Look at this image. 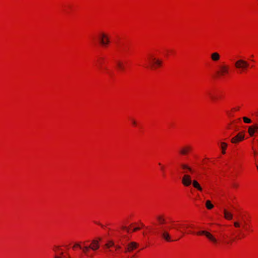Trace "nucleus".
I'll return each mask as SVG.
<instances>
[{
    "label": "nucleus",
    "instance_id": "1",
    "mask_svg": "<svg viewBox=\"0 0 258 258\" xmlns=\"http://www.w3.org/2000/svg\"><path fill=\"white\" fill-rule=\"evenodd\" d=\"M149 64L152 70H156L161 67L163 61L154 57L152 54L149 55Z\"/></svg>",
    "mask_w": 258,
    "mask_h": 258
},
{
    "label": "nucleus",
    "instance_id": "2",
    "mask_svg": "<svg viewBox=\"0 0 258 258\" xmlns=\"http://www.w3.org/2000/svg\"><path fill=\"white\" fill-rule=\"evenodd\" d=\"M234 66L237 69L239 70L240 72H242L248 68L249 63L247 61L240 59L235 62Z\"/></svg>",
    "mask_w": 258,
    "mask_h": 258
},
{
    "label": "nucleus",
    "instance_id": "3",
    "mask_svg": "<svg viewBox=\"0 0 258 258\" xmlns=\"http://www.w3.org/2000/svg\"><path fill=\"white\" fill-rule=\"evenodd\" d=\"M229 73V67L225 64H222L219 66V70L217 74L220 77H222L228 74Z\"/></svg>",
    "mask_w": 258,
    "mask_h": 258
},
{
    "label": "nucleus",
    "instance_id": "4",
    "mask_svg": "<svg viewBox=\"0 0 258 258\" xmlns=\"http://www.w3.org/2000/svg\"><path fill=\"white\" fill-rule=\"evenodd\" d=\"M197 234L204 235L209 240H210L213 243L216 244L217 243V239L212 234L207 231H200L197 233Z\"/></svg>",
    "mask_w": 258,
    "mask_h": 258
},
{
    "label": "nucleus",
    "instance_id": "5",
    "mask_svg": "<svg viewBox=\"0 0 258 258\" xmlns=\"http://www.w3.org/2000/svg\"><path fill=\"white\" fill-rule=\"evenodd\" d=\"M160 234L162 237L164 239L167 241H171L172 240L171 238V236L169 232L162 227L161 228V230L160 231Z\"/></svg>",
    "mask_w": 258,
    "mask_h": 258
},
{
    "label": "nucleus",
    "instance_id": "6",
    "mask_svg": "<svg viewBox=\"0 0 258 258\" xmlns=\"http://www.w3.org/2000/svg\"><path fill=\"white\" fill-rule=\"evenodd\" d=\"M182 183L185 186H189L192 183L191 177L188 174H185L182 177Z\"/></svg>",
    "mask_w": 258,
    "mask_h": 258
},
{
    "label": "nucleus",
    "instance_id": "7",
    "mask_svg": "<svg viewBox=\"0 0 258 258\" xmlns=\"http://www.w3.org/2000/svg\"><path fill=\"white\" fill-rule=\"evenodd\" d=\"M138 246V243L135 242H132L127 244L125 252H131L136 249Z\"/></svg>",
    "mask_w": 258,
    "mask_h": 258
},
{
    "label": "nucleus",
    "instance_id": "8",
    "mask_svg": "<svg viewBox=\"0 0 258 258\" xmlns=\"http://www.w3.org/2000/svg\"><path fill=\"white\" fill-rule=\"evenodd\" d=\"M244 136L241 134H238L236 136L232 138L231 140V142L232 143H236L243 140Z\"/></svg>",
    "mask_w": 258,
    "mask_h": 258
},
{
    "label": "nucleus",
    "instance_id": "9",
    "mask_svg": "<svg viewBox=\"0 0 258 258\" xmlns=\"http://www.w3.org/2000/svg\"><path fill=\"white\" fill-rule=\"evenodd\" d=\"M89 246L91 249L96 250L99 247V241L97 240H93Z\"/></svg>",
    "mask_w": 258,
    "mask_h": 258
},
{
    "label": "nucleus",
    "instance_id": "10",
    "mask_svg": "<svg viewBox=\"0 0 258 258\" xmlns=\"http://www.w3.org/2000/svg\"><path fill=\"white\" fill-rule=\"evenodd\" d=\"M223 213L224 215V218L228 220H230L233 218V215L230 212L227 211L226 209H224Z\"/></svg>",
    "mask_w": 258,
    "mask_h": 258
},
{
    "label": "nucleus",
    "instance_id": "11",
    "mask_svg": "<svg viewBox=\"0 0 258 258\" xmlns=\"http://www.w3.org/2000/svg\"><path fill=\"white\" fill-rule=\"evenodd\" d=\"M220 55L218 52H214L211 54V59L214 61H218L220 59Z\"/></svg>",
    "mask_w": 258,
    "mask_h": 258
},
{
    "label": "nucleus",
    "instance_id": "12",
    "mask_svg": "<svg viewBox=\"0 0 258 258\" xmlns=\"http://www.w3.org/2000/svg\"><path fill=\"white\" fill-rule=\"evenodd\" d=\"M116 66L117 69L119 71H123L124 69V66L123 63L120 60H117L116 62Z\"/></svg>",
    "mask_w": 258,
    "mask_h": 258
},
{
    "label": "nucleus",
    "instance_id": "13",
    "mask_svg": "<svg viewBox=\"0 0 258 258\" xmlns=\"http://www.w3.org/2000/svg\"><path fill=\"white\" fill-rule=\"evenodd\" d=\"M193 186L197 188L199 191H202L203 189L202 187L201 186L200 184L199 183V182L196 180H194L192 181Z\"/></svg>",
    "mask_w": 258,
    "mask_h": 258
},
{
    "label": "nucleus",
    "instance_id": "14",
    "mask_svg": "<svg viewBox=\"0 0 258 258\" xmlns=\"http://www.w3.org/2000/svg\"><path fill=\"white\" fill-rule=\"evenodd\" d=\"M190 147H186L185 148H182L180 152L182 155H186L188 151L190 150Z\"/></svg>",
    "mask_w": 258,
    "mask_h": 258
},
{
    "label": "nucleus",
    "instance_id": "15",
    "mask_svg": "<svg viewBox=\"0 0 258 258\" xmlns=\"http://www.w3.org/2000/svg\"><path fill=\"white\" fill-rule=\"evenodd\" d=\"M248 132L250 136H253L254 135L255 133V131L252 125L249 126Z\"/></svg>",
    "mask_w": 258,
    "mask_h": 258
},
{
    "label": "nucleus",
    "instance_id": "16",
    "mask_svg": "<svg viewBox=\"0 0 258 258\" xmlns=\"http://www.w3.org/2000/svg\"><path fill=\"white\" fill-rule=\"evenodd\" d=\"M206 207L208 209H211L213 208L214 206L211 204L210 201L207 200L206 202Z\"/></svg>",
    "mask_w": 258,
    "mask_h": 258
},
{
    "label": "nucleus",
    "instance_id": "17",
    "mask_svg": "<svg viewBox=\"0 0 258 258\" xmlns=\"http://www.w3.org/2000/svg\"><path fill=\"white\" fill-rule=\"evenodd\" d=\"M81 249H82L83 252L85 254H87L89 249H90V247L89 245H85L84 246L82 247V248Z\"/></svg>",
    "mask_w": 258,
    "mask_h": 258
},
{
    "label": "nucleus",
    "instance_id": "18",
    "mask_svg": "<svg viewBox=\"0 0 258 258\" xmlns=\"http://www.w3.org/2000/svg\"><path fill=\"white\" fill-rule=\"evenodd\" d=\"M227 146V145L226 143H224V142H222L221 143V149H222V154H225V149L226 148Z\"/></svg>",
    "mask_w": 258,
    "mask_h": 258
},
{
    "label": "nucleus",
    "instance_id": "19",
    "mask_svg": "<svg viewBox=\"0 0 258 258\" xmlns=\"http://www.w3.org/2000/svg\"><path fill=\"white\" fill-rule=\"evenodd\" d=\"M109 42V38L106 35V38L104 39L103 41L101 40V45H107Z\"/></svg>",
    "mask_w": 258,
    "mask_h": 258
},
{
    "label": "nucleus",
    "instance_id": "20",
    "mask_svg": "<svg viewBox=\"0 0 258 258\" xmlns=\"http://www.w3.org/2000/svg\"><path fill=\"white\" fill-rule=\"evenodd\" d=\"M114 246V243L113 241H108V242L106 244H105V246L106 248H109L110 247Z\"/></svg>",
    "mask_w": 258,
    "mask_h": 258
},
{
    "label": "nucleus",
    "instance_id": "21",
    "mask_svg": "<svg viewBox=\"0 0 258 258\" xmlns=\"http://www.w3.org/2000/svg\"><path fill=\"white\" fill-rule=\"evenodd\" d=\"M106 35L104 33L100 34V36H99V40L100 41V43L101 44V40L103 41L104 39L106 38Z\"/></svg>",
    "mask_w": 258,
    "mask_h": 258
},
{
    "label": "nucleus",
    "instance_id": "22",
    "mask_svg": "<svg viewBox=\"0 0 258 258\" xmlns=\"http://www.w3.org/2000/svg\"><path fill=\"white\" fill-rule=\"evenodd\" d=\"M181 167L183 169H187L188 170L192 172V169L190 167H189V166H188L186 164H181Z\"/></svg>",
    "mask_w": 258,
    "mask_h": 258
},
{
    "label": "nucleus",
    "instance_id": "23",
    "mask_svg": "<svg viewBox=\"0 0 258 258\" xmlns=\"http://www.w3.org/2000/svg\"><path fill=\"white\" fill-rule=\"evenodd\" d=\"M121 228L122 229V230H125L128 233H130L131 232V230L130 229V228L128 227H127L124 225H122L121 226Z\"/></svg>",
    "mask_w": 258,
    "mask_h": 258
},
{
    "label": "nucleus",
    "instance_id": "24",
    "mask_svg": "<svg viewBox=\"0 0 258 258\" xmlns=\"http://www.w3.org/2000/svg\"><path fill=\"white\" fill-rule=\"evenodd\" d=\"M243 120L244 122L246 123H251V120L249 118H248L246 117H243Z\"/></svg>",
    "mask_w": 258,
    "mask_h": 258
},
{
    "label": "nucleus",
    "instance_id": "25",
    "mask_svg": "<svg viewBox=\"0 0 258 258\" xmlns=\"http://www.w3.org/2000/svg\"><path fill=\"white\" fill-rule=\"evenodd\" d=\"M158 219L161 224H163L165 222V220L161 217H159Z\"/></svg>",
    "mask_w": 258,
    "mask_h": 258
},
{
    "label": "nucleus",
    "instance_id": "26",
    "mask_svg": "<svg viewBox=\"0 0 258 258\" xmlns=\"http://www.w3.org/2000/svg\"><path fill=\"white\" fill-rule=\"evenodd\" d=\"M57 250H61L59 246H54L53 250L55 252H56Z\"/></svg>",
    "mask_w": 258,
    "mask_h": 258
},
{
    "label": "nucleus",
    "instance_id": "27",
    "mask_svg": "<svg viewBox=\"0 0 258 258\" xmlns=\"http://www.w3.org/2000/svg\"><path fill=\"white\" fill-rule=\"evenodd\" d=\"M233 225L235 227H240V223L237 221L234 222L233 223Z\"/></svg>",
    "mask_w": 258,
    "mask_h": 258
},
{
    "label": "nucleus",
    "instance_id": "28",
    "mask_svg": "<svg viewBox=\"0 0 258 258\" xmlns=\"http://www.w3.org/2000/svg\"><path fill=\"white\" fill-rule=\"evenodd\" d=\"M78 247L80 248V249L82 248V246H81V245L79 243H76L74 245L73 248H74L75 247Z\"/></svg>",
    "mask_w": 258,
    "mask_h": 258
},
{
    "label": "nucleus",
    "instance_id": "29",
    "mask_svg": "<svg viewBox=\"0 0 258 258\" xmlns=\"http://www.w3.org/2000/svg\"><path fill=\"white\" fill-rule=\"evenodd\" d=\"M253 128H254V130L255 131V132L258 130V125L257 124H255V125H252Z\"/></svg>",
    "mask_w": 258,
    "mask_h": 258
},
{
    "label": "nucleus",
    "instance_id": "30",
    "mask_svg": "<svg viewBox=\"0 0 258 258\" xmlns=\"http://www.w3.org/2000/svg\"><path fill=\"white\" fill-rule=\"evenodd\" d=\"M114 247H115V248H116V250H117V249H120V247H120L119 245H114Z\"/></svg>",
    "mask_w": 258,
    "mask_h": 258
},
{
    "label": "nucleus",
    "instance_id": "31",
    "mask_svg": "<svg viewBox=\"0 0 258 258\" xmlns=\"http://www.w3.org/2000/svg\"><path fill=\"white\" fill-rule=\"evenodd\" d=\"M239 109V107H237L233 108L232 109V110H234V111H237V110H238Z\"/></svg>",
    "mask_w": 258,
    "mask_h": 258
},
{
    "label": "nucleus",
    "instance_id": "32",
    "mask_svg": "<svg viewBox=\"0 0 258 258\" xmlns=\"http://www.w3.org/2000/svg\"><path fill=\"white\" fill-rule=\"evenodd\" d=\"M140 229V228L139 227H136V228H135L132 231H136L137 230Z\"/></svg>",
    "mask_w": 258,
    "mask_h": 258
},
{
    "label": "nucleus",
    "instance_id": "33",
    "mask_svg": "<svg viewBox=\"0 0 258 258\" xmlns=\"http://www.w3.org/2000/svg\"><path fill=\"white\" fill-rule=\"evenodd\" d=\"M54 258H63V257L62 256H58V255L55 254L54 256Z\"/></svg>",
    "mask_w": 258,
    "mask_h": 258
},
{
    "label": "nucleus",
    "instance_id": "34",
    "mask_svg": "<svg viewBox=\"0 0 258 258\" xmlns=\"http://www.w3.org/2000/svg\"><path fill=\"white\" fill-rule=\"evenodd\" d=\"M209 95H210V97L211 98V99H215V97L213 95H212L210 93H209Z\"/></svg>",
    "mask_w": 258,
    "mask_h": 258
},
{
    "label": "nucleus",
    "instance_id": "35",
    "mask_svg": "<svg viewBox=\"0 0 258 258\" xmlns=\"http://www.w3.org/2000/svg\"><path fill=\"white\" fill-rule=\"evenodd\" d=\"M63 252H62V251H61V252H60V255H61L60 256H62V255H63Z\"/></svg>",
    "mask_w": 258,
    "mask_h": 258
},
{
    "label": "nucleus",
    "instance_id": "36",
    "mask_svg": "<svg viewBox=\"0 0 258 258\" xmlns=\"http://www.w3.org/2000/svg\"><path fill=\"white\" fill-rule=\"evenodd\" d=\"M133 123L134 124H136V122L135 120H133Z\"/></svg>",
    "mask_w": 258,
    "mask_h": 258
},
{
    "label": "nucleus",
    "instance_id": "37",
    "mask_svg": "<svg viewBox=\"0 0 258 258\" xmlns=\"http://www.w3.org/2000/svg\"><path fill=\"white\" fill-rule=\"evenodd\" d=\"M161 169L162 170H163L164 169V167L163 166H161Z\"/></svg>",
    "mask_w": 258,
    "mask_h": 258
},
{
    "label": "nucleus",
    "instance_id": "38",
    "mask_svg": "<svg viewBox=\"0 0 258 258\" xmlns=\"http://www.w3.org/2000/svg\"><path fill=\"white\" fill-rule=\"evenodd\" d=\"M227 114H228L229 115H230V112H227Z\"/></svg>",
    "mask_w": 258,
    "mask_h": 258
},
{
    "label": "nucleus",
    "instance_id": "39",
    "mask_svg": "<svg viewBox=\"0 0 258 258\" xmlns=\"http://www.w3.org/2000/svg\"><path fill=\"white\" fill-rule=\"evenodd\" d=\"M159 165L161 166V164L160 163H159Z\"/></svg>",
    "mask_w": 258,
    "mask_h": 258
},
{
    "label": "nucleus",
    "instance_id": "40",
    "mask_svg": "<svg viewBox=\"0 0 258 258\" xmlns=\"http://www.w3.org/2000/svg\"><path fill=\"white\" fill-rule=\"evenodd\" d=\"M256 167H257V170H258V165H257Z\"/></svg>",
    "mask_w": 258,
    "mask_h": 258
},
{
    "label": "nucleus",
    "instance_id": "41",
    "mask_svg": "<svg viewBox=\"0 0 258 258\" xmlns=\"http://www.w3.org/2000/svg\"><path fill=\"white\" fill-rule=\"evenodd\" d=\"M68 258H71L70 256H69Z\"/></svg>",
    "mask_w": 258,
    "mask_h": 258
}]
</instances>
